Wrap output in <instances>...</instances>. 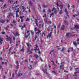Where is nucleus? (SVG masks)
I'll return each mask as SVG.
<instances>
[{"label":"nucleus","mask_w":79,"mask_h":79,"mask_svg":"<svg viewBox=\"0 0 79 79\" xmlns=\"http://www.w3.org/2000/svg\"><path fill=\"white\" fill-rule=\"evenodd\" d=\"M48 22H49V23L50 24H52V21H48Z\"/></svg>","instance_id":"47"},{"label":"nucleus","mask_w":79,"mask_h":79,"mask_svg":"<svg viewBox=\"0 0 79 79\" xmlns=\"http://www.w3.org/2000/svg\"><path fill=\"white\" fill-rule=\"evenodd\" d=\"M56 47L57 48V50H60V48H58V46H56Z\"/></svg>","instance_id":"63"},{"label":"nucleus","mask_w":79,"mask_h":79,"mask_svg":"<svg viewBox=\"0 0 79 79\" xmlns=\"http://www.w3.org/2000/svg\"><path fill=\"white\" fill-rule=\"evenodd\" d=\"M0 60H3V58L2 57H1V56H0Z\"/></svg>","instance_id":"57"},{"label":"nucleus","mask_w":79,"mask_h":79,"mask_svg":"<svg viewBox=\"0 0 79 79\" xmlns=\"http://www.w3.org/2000/svg\"><path fill=\"white\" fill-rule=\"evenodd\" d=\"M29 3L31 5V6H32L33 5V3L32 2V1H30Z\"/></svg>","instance_id":"21"},{"label":"nucleus","mask_w":79,"mask_h":79,"mask_svg":"<svg viewBox=\"0 0 79 79\" xmlns=\"http://www.w3.org/2000/svg\"><path fill=\"white\" fill-rule=\"evenodd\" d=\"M42 12L43 13H45V10L44 9H43Z\"/></svg>","instance_id":"60"},{"label":"nucleus","mask_w":79,"mask_h":79,"mask_svg":"<svg viewBox=\"0 0 79 79\" xmlns=\"http://www.w3.org/2000/svg\"><path fill=\"white\" fill-rule=\"evenodd\" d=\"M9 16H11L12 17V16H13V15L12 14V13H10L9 14Z\"/></svg>","instance_id":"30"},{"label":"nucleus","mask_w":79,"mask_h":79,"mask_svg":"<svg viewBox=\"0 0 79 79\" xmlns=\"http://www.w3.org/2000/svg\"><path fill=\"white\" fill-rule=\"evenodd\" d=\"M19 10H17L15 11L16 14L17 13H18V12H19Z\"/></svg>","instance_id":"43"},{"label":"nucleus","mask_w":79,"mask_h":79,"mask_svg":"<svg viewBox=\"0 0 79 79\" xmlns=\"http://www.w3.org/2000/svg\"><path fill=\"white\" fill-rule=\"evenodd\" d=\"M42 71L44 72V73H45V72L47 71V69H42Z\"/></svg>","instance_id":"12"},{"label":"nucleus","mask_w":79,"mask_h":79,"mask_svg":"<svg viewBox=\"0 0 79 79\" xmlns=\"http://www.w3.org/2000/svg\"><path fill=\"white\" fill-rule=\"evenodd\" d=\"M73 29H74V27L72 28H70V31H72V30H73Z\"/></svg>","instance_id":"54"},{"label":"nucleus","mask_w":79,"mask_h":79,"mask_svg":"<svg viewBox=\"0 0 79 79\" xmlns=\"http://www.w3.org/2000/svg\"><path fill=\"white\" fill-rule=\"evenodd\" d=\"M22 7L23 10H24V6H22Z\"/></svg>","instance_id":"61"},{"label":"nucleus","mask_w":79,"mask_h":79,"mask_svg":"<svg viewBox=\"0 0 79 79\" xmlns=\"http://www.w3.org/2000/svg\"><path fill=\"white\" fill-rule=\"evenodd\" d=\"M77 14H78L75 15V16H79V12H77Z\"/></svg>","instance_id":"29"},{"label":"nucleus","mask_w":79,"mask_h":79,"mask_svg":"<svg viewBox=\"0 0 79 79\" xmlns=\"http://www.w3.org/2000/svg\"><path fill=\"white\" fill-rule=\"evenodd\" d=\"M30 20V19L27 18V19H26V21H29Z\"/></svg>","instance_id":"41"},{"label":"nucleus","mask_w":79,"mask_h":79,"mask_svg":"<svg viewBox=\"0 0 79 79\" xmlns=\"http://www.w3.org/2000/svg\"><path fill=\"white\" fill-rule=\"evenodd\" d=\"M72 36H76V37H77V35L76 34H75V35H72Z\"/></svg>","instance_id":"45"},{"label":"nucleus","mask_w":79,"mask_h":79,"mask_svg":"<svg viewBox=\"0 0 79 79\" xmlns=\"http://www.w3.org/2000/svg\"><path fill=\"white\" fill-rule=\"evenodd\" d=\"M68 22L66 21V20L64 21V24L65 25H68Z\"/></svg>","instance_id":"22"},{"label":"nucleus","mask_w":79,"mask_h":79,"mask_svg":"<svg viewBox=\"0 0 79 79\" xmlns=\"http://www.w3.org/2000/svg\"><path fill=\"white\" fill-rule=\"evenodd\" d=\"M52 32H50V33L47 35V39H48V38H49V39L51 38V37H52Z\"/></svg>","instance_id":"4"},{"label":"nucleus","mask_w":79,"mask_h":79,"mask_svg":"<svg viewBox=\"0 0 79 79\" xmlns=\"http://www.w3.org/2000/svg\"><path fill=\"white\" fill-rule=\"evenodd\" d=\"M2 34H6V33L4 31H2L1 32Z\"/></svg>","instance_id":"35"},{"label":"nucleus","mask_w":79,"mask_h":79,"mask_svg":"<svg viewBox=\"0 0 79 79\" xmlns=\"http://www.w3.org/2000/svg\"><path fill=\"white\" fill-rule=\"evenodd\" d=\"M51 62L53 63V64H54V66H55V65L54 64V62L53 61V60L51 61Z\"/></svg>","instance_id":"46"},{"label":"nucleus","mask_w":79,"mask_h":79,"mask_svg":"<svg viewBox=\"0 0 79 79\" xmlns=\"http://www.w3.org/2000/svg\"><path fill=\"white\" fill-rule=\"evenodd\" d=\"M16 18L19 17V15H18V14L17 13L16 14Z\"/></svg>","instance_id":"37"},{"label":"nucleus","mask_w":79,"mask_h":79,"mask_svg":"<svg viewBox=\"0 0 79 79\" xmlns=\"http://www.w3.org/2000/svg\"><path fill=\"white\" fill-rule=\"evenodd\" d=\"M30 68H29V67H28V69H29L31 70V68H32V66L31 65H30Z\"/></svg>","instance_id":"36"},{"label":"nucleus","mask_w":79,"mask_h":79,"mask_svg":"<svg viewBox=\"0 0 79 79\" xmlns=\"http://www.w3.org/2000/svg\"><path fill=\"white\" fill-rule=\"evenodd\" d=\"M43 8H47L48 7V6L43 5Z\"/></svg>","instance_id":"23"},{"label":"nucleus","mask_w":79,"mask_h":79,"mask_svg":"<svg viewBox=\"0 0 79 79\" xmlns=\"http://www.w3.org/2000/svg\"><path fill=\"white\" fill-rule=\"evenodd\" d=\"M30 33H28V35L27 36H25L26 38H28L29 37V36L30 35Z\"/></svg>","instance_id":"24"},{"label":"nucleus","mask_w":79,"mask_h":79,"mask_svg":"<svg viewBox=\"0 0 79 79\" xmlns=\"http://www.w3.org/2000/svg\"><path fill=\"white\" fill-rule=\"evenodd\" d=\"M38 35L39 36H40V37H44V36H45V33L44 32L42 31V34H41V33H40Z\"/></svg>","instance_id":"2"},{"label":"nucleus","mask_w":79,"mask_h":79,"mask_svg":"<svg viewBox=\"0 0 79 79\" xmlns=\"http://www.w3.org/2000/svg\"><path fill=\"white\" fill-rule=\"evenodd\" d=\"M73 76H75V77H77V76H78V75H73Z\"/></svg>","instance_id":"50"},{"label":"nucleus","mask_w":79,"mask_h":79,"mask_svg":"<svg viewBox=\"0 0 79 79\" xmlns=\"http://www.w3.org/2000/svg\"><path fill=\"white\" fill-rule=\"evenodd\" d=\"M48 20V18L46 17L45 19H44V21H46V22H47V20Z\"/></svg>","instance_id":"31"},{"label":"nucleus","mask_w":79,"mask_h":79,"mask_svg":"<svg viewBox=\"0 0 79 79\" xmlns=\"http://www.w3.org/2000/svg\"><path fill=\"white\" fill-rule=\"evenodd\" d=\"M12 77H15V74H12Z\"/></svg>","instance_id":"52"},{"label":"nucleus","mask_w":79,"mask_h":79,"mask_svg":"<svg viewBox=\"0 0 79 79\" xmlns=\"http://www.w3.org/2000/svg\"><path fill=\"white\" fill-rule=\"evenodd\" d=\"M15 34H16V35L15 34H14V35H15V36H16L17 35H19V34H18V32H16V33H15Z\"/></svg>","instance_id":"14"},{"label":"nucleus","mask_w":79,"mask_h":79,"mask_svg":"<svg viewBox=\"0 0 79 79\" xmlns=\"http://www.w3.org/2000/svg\"><path fill=\"white\" fill-rule=\"evenodd\" d=\"M61 13H62V12H61V10H60L59 12V14H60V15H61Z\"/></svg>","instance_id":"48"},{"label":"nucleus","mask_w":79,"mask_h":79,"mask_svg":"<svg viewBox=\"0 0 79 79\" xmlns=\"http://www.w3.org/2000/svg\"><path fill=\"white\" fill-rule=\"evenodd\" d=\"M17 6H17L15 7H12L13 10V11H16V8H17Z\"/></svg>","instance_id":"11"},{"label":"nucleus","mask_w":79,"mask_h":79,"mask_svg":"<svg viewBox=\"0 0 79 79\" xmlns=\"http://www.w3.org/2000/svg\"><path fill=\"white\" fill-rule=\"evenodd\" d=\"M64 66H63V65H60L59 67L60 69H63Z\"/></svg>","instance_id":"15"},{"label":"nucleus","mask_w":79,"mask_h":79,"mask_svg":"<svg viewBox=\"0 0 79 79\" xmlns=\"http://www.w3.org/2000/svg\"><path fill=\"white\" fill-rule=\"evenodd\" d=\"M27 53H28V52H29V48H28V49H27Z\"/></svg>","instance_id":"42"},{"label":"nucleus","mask_w":79,"mask_h":79,"mask_svg":"<svg viewBox=\"0 0 79 79\" xmlns=\"http://www.w3.org/2000/svg\"><path fill=\"white\" fill-rule=\"evenodd\" d=\"M21 76H23V74L22 73H19L18 74V77H21Z\"/></svg>","instance_id":"18"},{"label":"nucleus","mask_w":79,"mask_h":79,"mask_svg":"<svg viewBox=\"0 0 79 79\" xmlns=\"http://www.w3.org/2000/svg\"><path fill=\"white\" fill-rule=\"evenodd\" d=\"M0 41L3 42V39L1 38H0Z\"/></svg>","instance_id":"44"},{"label":"nucleus","mask_w":79,"mask_h":79,"mask_svg":"<svg viewBox=\"0 0 79 79\" xmlns=\"http://www.w3.org/2000/svg\"><path fill=\"white\" fill-rule=\"evenodd\" d=\"M53 13H51L50 15V18H52V16H53Z\"/></svg>","instance_id":"26"},{"label":"nucleus","mask_w":79,"mask_h":79,"mask_svg":"<svg viewBox=\"0 0 79 79\" xmlns=\"http://www.w3.org/2000/svg\"><path fill=\"white\" fill-rule=\"evenodd\" d=\"M67 10L66 9H65L64 10V12H65V13H66V15L67 16H68L69 17V15H68V12H66Z\"/></svg>","instance_id":"10"},{"label":"nucleus","mask_w":79,"mask_h":79,"mask_svg":"<svg viewBox=\"0 0 79 79\" xmlns=\"http://www.w3.org/2000/svg\"><path fill=\"white\" fill-rule=\"evenodd\" d=\"M22 19L21 22L22 23H23V21H24V19Z\"/></svg>","instance_id":"58"},{"label":"nucleus","mask_w":79,"mask_h":79,"mask_svg":"<svg viewBox=\"0 0 79 79\" xmlns=\"http://www.w3.org/2000/svg\"><path fill=\"white\" fill-rule=\"evenodd\" d=\"M73 28L74 29H79V25H75Z\"/></svg>","instance_id":"6"},{"label":"nucleus","mask_w":79,"mask_h":79,"mask_svg":"<svg viewBox=\"0 0 79 79\" xmlns=\"http://www.w3.org/2000/svg\"><path fill=\"white\" fill-rule=\"evenodd\" d=\"M56 5H57V8L56 9L55 7H53L52 8V11H54V13H55V14H56V13H57V10H58L59 11V9L58 8V6H59L60 7V9H62V8H63V5H59V4H58V2H56Z\"/></svg>","instance_id":"1"},{"label":"nucleus","mask_w":79,"mask_h":79,"mask_svg":"<svg viewBox=\"0 0 79 79\" xmlns=\"http://www.w3.org/2000/svg\"><path fill=\"white\" fill-rule=\"evenodd\" d=\"M5 23V20L3 19L0 20V23H2V24H3V23Z\"/></svg>","instance_id":"8"},{"label":"nucleus","mask_w":79,"mask_h":79,"mask_svg":"<svg viewBox=\"0 0 79 79\" xmlns=\"http://www.w3.org/2000/svg\"><path fill=\"white\" fill-rule=\"evenodd\" d=\"M20 52H24V50L23 48H22V49H20Z\"/></svg>","instance_id":"38"},{"label":"nucleus","mask_w":79,"mask_h":79,"mask_svg":"<svg viewBox=\"0 0 79 79\" xmlns=\"http://www.w3.org/2000/svg\"><path fill=\"white\" fill-rule=\"evenodd\" d=\"M43 18H45V17L46 18V14H44V15H43Z\"/></svg>","instance_id":"51"},{"label":"nucleus","mask_w":79,"mask_h":79,"mask_svg":"<svg viewBox=\"0 0 79 79\" xmlns=\"http://www.w3.org/2000/svg\"><path fill=\"white\" fill-rule=\"evenodd\" d=\"M27 45L28 47H31V45L30 44H29V43H28L27 44Z\"/></svg>","instance_id":"16"},{"label":"nucleus","mask_w":79,"mask_h":79,"mask_svg":"<svg viewBox=\"0 0 79 79\" xmlns=\"http://www.w3.org/2000/svg\"><path fill=\"white\" fill-rule=\"evenodd\" d=\"M37 19H36V21L35 22V23L37 26H38V23H37Z\"/></svg>","instance_id":"17"},{"label":"nucleus","mask_w":79,"mask_h":79,"mask_svg":"<svg viewBox=\"0 0 79 79\" xmlns=\"http://www.w3.org/2000/svg\"><path fill=\"white\" fill-rule=\"evenodd\" d=\"M65 28V26H64V25H62L60 28L61 31V30L63 31V30H64Z\"/></svg>","instance_id":"7"},{"label":"nucleus","mask_w":79,"mask_h":79,"mask_svg":"<svg viewBox=\"0 0 79 79\" xmlns=\"http://www.w3.org/2000/svg\"><path fill=\"white\" fill-rule=\"evenodd\" d=\"M75 71H77V72H76L75 73V74H79V68H75L74 69Z\"/></svg>","instance_id":"3"},{"label":"nucleus","mask_w":79,"mask_h":79,"mask_svg":"<svg viewBox=\"0 0 79 79\" xmlns=\"http://www.w3.org/2000/svg\"><path fill=\"white\" fill-rule=\"evenodd\" d=\"M52 73H53L54 74H55L56 73V72H55V71H53L52 72Z\"/></svg>","instance_id":"62"},{"label":"nucleus","mask_w":79,"mask_h":79,"mask_svg":"<svg viewBox=\"0 0 79 79\" xmlns=\"http://www.w3.org/2000/svg\"><path fill=\"white\" fill-rule=\"evenodd\" d=\"M64 50V48H62V49L60 50V52H63Z\"/></svg>","instance_id":"25"},{"label":"nucleus","mask_w":79,"mask_h":79,"mask_svg":"<svg viewBox=\"0 0 79 79\" xmlns=\"http://www.w3.org/2000/svg\"><path fill=\"white\" fill-rule=\"evenodd\" d=\"M17 22H16V20H13V23H14V24H15V23H16Z\"/></svg>","instance_id":"32"},{"label":"nucleus","mask_w":79,"mask_h":79,"mask_svg":"<svg viewBox=\"0 0 79 79\" xmlns=\"http://www.w3.org/2000/svg\"><path fill=\"white\" fill-rule=\"evenodd\" d=\"M35 46L36 47V48H38V46L37 45V44L35 45Z\"/></svg>","instance_id":"55"},{"label":"nucleus","mask_w":79,"mask_h":79,"mask_svg":"<svg viewBox=\"0 0 79 79\" xmlns=\"http://www.w3.org/2000/svg\"><path fill=\"white\" fill-rule=\"evenodd\" d=\"M66 35L68 38H69V34L66 33Z\"/></svg>","instance_id":"20"},{"label":"nucleus","mask_w":79,"mask_h":79,"mask_svg":"<svg viewBox=\"0 0 79 79\" xmlns=\"http://www.w3.org/2000/svg\"><path fill=\"white\" fill-rule=\"evenodd\" d=\"M16 64L17 65L15 66L16 69H18V67H19V62L17 60L15 62Z\"/></svg>","instance_id":"5"},{"label":"nucleus","mask_w":79,"mask_h":79,"mask_svg":"<svg viewBox=\"0 0 79 79\" xmlns=\"http://www.w3.org/2000/svg\"><path fill=\"white\" fill-rule=\"evenodd\" d=\"M23 18H24V16H23V17L21 16L20 17V19H23Z\"/></svg>","instance_id":"39"},{"label":"nucleus","mask_w":79,"mask_h":79,"mask_svg":"<svg viewBox=\"0 0 79 79\" xmlns=\"http://www.w3.org/2000/svg\"><path fill=\"white\" fill-rule=\"evenodd\" d=\"M9 2L10 3H11V2H13V1H9Z\"/></svg>","instance_id":"59"},{"label":"nucleus","mask_w":79,"mask_h":79,"mask_svg":"<svg viewBox=\"0 0 79 79\" xmlns=\"http://www.w3.org/2000/svg\"><path fill=\"white\" fill-rule=\"evenodd\" d=\"M69 49H70V48H68V50H67V52L68 53H69V51H70Z\"/></svg>","instance_id":"40"},{"label":"nucleus","mask_w":79,"mask_h":79,"mask_svg":"<svg viewBox=\"0 0 79 79\" xmlns=\"http://www.w3.org/2000/svg\"><path fill=\"white\" fill-rule=\"evenodd\" d=\"M34 31H37V28H36V27L34 28Z\"/></svg>","instance_id":"53"},{"label":"nucleus","mask_w":79,"mask_h":79,"mask_svg":"<svg viewBox=\"0 0 79 79\" xmlns=\"http://www.w3.org/2000/svg\"><path fill=\"white\" fill-rule=\"evenodd\" d=\"M10 21V19H9V20H7V23H8L9 21Z\"/></svg>","instance_id":"49"},{"label":"nucleus","mask_w":79,"mask_h":79,"mask_svg":"<svg viewBox=\"0 0 79 79\" xmlns=\"http://www.w3.org/2000/svg\"><path fill=\"white\" fill-rule=\"evenodd\" d=\"M44 23H43L42 25V27H44Z\"/></svg>","instance_id":"56"},{"label":"nucleus","mask_w":79,"mask_h":79,"mask_svg":"<svg viewBox=\"0 0 79 79\" xmlns=\"http://www.w3.org/2000/svg\"><path fill=\"white\" fill-rule=\"evenodd\" d=\"M77 42H79V39H77Z\"/></svg>","instance_id":"64"},{"label":"nucleus","mask_w":79,"mask_h":79,"mask_svg":"<svg viewBox=\"0 0 79 79\" xmlns=\"http://www.w3.org/2000/svg\"><path fill=\"white\" fill-rule=\"evenodd\" d=\"M44 22V20L42 19V20H40V23H43V22Z\"/></svg>","instance_id":"28"},{"label":"nucleus","mask_w":79,"mask_h":79,"mask_svg":"<svg viewBox=\"0 0 79 79\" xmlns=\"http://www.w3.org/2000/svg\"><path fill=\"white\" fill-rule=\"evenodd\" d=\"M73 45H75V46H77V43H76V42L73 41Z\"/></svg>","instance_id":"19"},{"label":"nucleus","mask_w":79,"mask_h":79,"mask_svg":"<svg viewBox=\"0 0 79 79\" xmlns=\"http://www.w3.org/2000/svg\"><path fill=\"white\" fill-rule=\"evenodd\" d=\"M6 37H7V41H10V40H11V38H10V37H9L7 35H6Z\"/></svg>","instance_id":"9"},{"label":"nucleus","mask_w":79,"mask_h":79,"mask_svg":"<svg viewBox=\"0 0 79 79\" xmlns=\"http://www.w3.org/2000/svg\"><path fill=\"white\" fill-rule=\"evenodd\" d=\"M48 13H51V10L50 9L48 8Z\"/></svg>","instance_id":"33"},{"label":"nucleus","mask_w":79,"mask_h":79,"mask_svg":"<svg viewBox=\"0 0 79 79\" xmlns=\"http://www.w3.org/2000/svg\"><path fill=\"white\" fill-rule=\"evenodd\" d=\"M40 31H41L40 30H38V32H37L36 33V34H39V33H40Z\"/></svg>","instance_id":"34"},{"label":"nucleus","mask_w":79,"mask_h":79,"mask_svg":"<svg viewBox=\"0 0 79 79\" xmlns=\"http://www.w3.org/2000/svg\"><path fill=\"white\" fill-rule=\"evenodd\" d=\"M34 56L36 58V59L38 58L39 57V56L38 55H37V54L34 55Z\"/></svg>","instance_id":"13"},{"label":"nucleus","mask_w":79,"mask_h":79,"mask_svg":"<svg viewBox=\"0 0 79 79\" xmlns=\"http://www.w3.org/2000/svg\"><path fill=\"white\" fill-rule=\"evenodd\" d=\"M9 27V26L8 25H7V27H6V28L5 29L6 30V31H7L8 30V28Z\"/></svg>","instance_id":"27"}]
</instances>
